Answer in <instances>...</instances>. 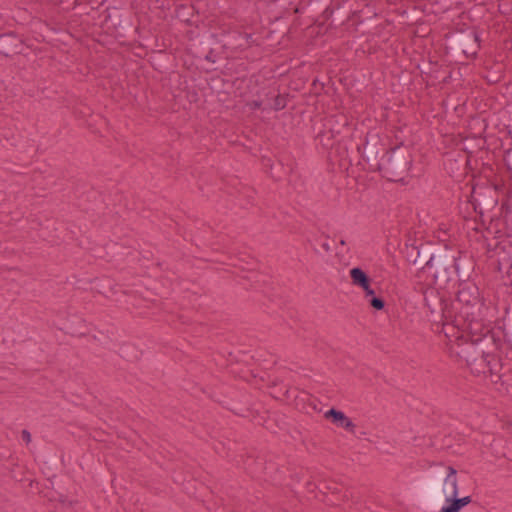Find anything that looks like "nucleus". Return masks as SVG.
<instances>
[{
	"instance_id": "1",
	"label": "nucleus",
	"mask_w": 512,
	"mask_h": 512,
	"mask_svg": "<svg viewBox=\"0 0 512 512\" xmlns=\"http://www.w3.org/2000/svg\"><path fill=\"white\" fill-rule=\"evenodd\" d=\"M435 283L447 284L454 279L465 282L471 276V263L466 256L458 252V256L452 254L447 247L443 249L432 248L430 256L425 262Z\"/></svg>"
},
{
	"instance_id": "2",
	"label": "nucleus",
	"mask_w": 512,
	"mask_h": 512,
	"mask_svg": "<svg viewBox=\"0 0 512 512\" xmlns=\"http://www.w3.org/2000/svg\"><path fill=\"white\" fill-rule=\"evenodd\" d=\"M413 158L408 146L403 143L387 148L373 172L391 182H400L408 175Z\"/></svg>"
},
{
	"instance_id": "3",
	"label": "nucleus",
	"mask_w": 512,
	"mask_h": 512,
	"mask_svg": "<svg viewBox=\"0 0 512 512\" xmlns=\"http://www.w3.org/2000/svg\"><path fill=\"white\" fill-rule=\"evenodd\" d=\"M459 490L457 470L447 467V473L439 472L435 479L427 481L424 486V495L429 505L440 507L443 502L449 503V498Z\"/></svg>"
},
{
	"instance_id": "4",
	"label": "nucleus",
	"mask_w": 512,
	"mask_h": 512,
	"mask_svg": "<svg viewBox=\"0 0 512 512\" xmlns=\"http://www.w3.org/2000/svg\"><path fill=\"white\" fill-rule=\"evenodd\" d=\"M481 341H483V339H477L471 343H466L461 346L460 351H458L457 354L465 361L471 373L487 376L491 372L492 359L495 358V355L487 353L484 350V345L480 344Z\"/></svg>"
},
{
	"instance_id": "5",
	"label": "nucleus",
	"mask_w": 512,
	"mask_h": 512,
	"mask_svg": "<svg viewBox=\"0 0 512 512\" xmlns=\"http://www.w3.org/2000/svg\"><path fill=\"white\" fill-rule=\"evenodd\" d=\"M357 150L368 165V171L373 172L380 161V155L385 153L387 147L384 138L377 131L370 130L366 133L363 144L357 146Z\"/></svg>"
},
{
	"instance_id": "6",
	"label": "nucleus",
	"mask_w": 512,
	"mask_h": 512,
	"mask_svg": "<svg viewBox=\"0 0 512 512\" xmlns=\"http://www.w3.org/2000/svg\"><path fill=\"white\" fill-rule=\"evenodd\" d=\"M491 367L489 376L493 383L512 386V350H507L504 355H495Z\"/></svg>"
},
{
	"instance_id": "7",
	"label": "nucleus",
	"mask_w": 512,
	"mask_h": 512,
	"mask_svg": "<svg viewBox=\"0 0 512 512\" xmlns=\"http://www.w3.org/2000/svg\"><path fill=\"white\" fill-rule=\"evenodd\" d=\"M425 306L430 311V320L438 322L439 313L443 311V304L447 298L434 287H427L423 291Z\"/></svg>"
},
{
	"instance_id": "8",
	"label": "nucleus",
	"mask_w": 512,
	"mask_h": 512,
	"mask_svg": "<svg viewBox=\"0 0 512 512\" xmlns=\"http://www.w3.org/2000/svg\"><path fill=\"white\" fill-rule=\"evenodd\" d=\"M457 50L462 51L467 57H475L480 49V38L477 32L470 31L458 35L455 38Z\"/></svg>"
},
{
	"instance_id": "9",
	"label": "nucleus",
	"mask_w": 512,
	"mask_h": 512,
	"mask_svg": "<svg viewBox=\"0 0 512 512\" xmlns=\"http://www.w3.org/2000/svg\"><path fill=\"white\" fill-rule=\"evenodd\" d=\"M431 251L432 247H429L425 244H420L419 246L406 244L402 252L404 254L405 259L409 263L421 267V269L423 270L426 268L425 262L430 256Z\"/></svg>"
},
{
	"instance_id": "10",
	"label": "nucleus",
	"mask_w": 512,
	"mask_h": 512,
	"mask_svg": "<svg viewBox=\"0 0 512 512\" xmlns=\"http://www.w3.org/2000/svg\"><path fill=\"white\" fill-rule=\"evenodd\" d=\"M23 41L15 33L0 34V55L11 57L22 52Z\"/></svg>"
},
{
	"instance_id": "11",
	"label": "nucleus",
	"mask_w": 512,
	"mask_h": 512,
	"mask_svg": "<svg viewBox=\"0 0 512 512\" xmlns=\"http://www.w3.org/2000/svg\"><path fill=\"white\" fill-rule=\"evenodd\" d=\"M479 302V291L474 284L464 282L456 295V305L474 306Z\"/></svg>"
},
{
	"instance_id": "12",
	"label": "nucleus",
	"mask_w": 512,
	"mask_h": 512,
	"mask_svg": "<svg viewBox=\"0 0 512 512\" xmlns=\"http://www.w3.org/2000/svg\"><path fill=\"white\" fill-rule=\"evenodd\" d=\"M324 416L338 427H342L345 430L354 433L356 425L342 411L331 408Z\"/></svg>"
},
{
	"instance_id": "13",
	"label": "nucleus",
	"mask_w": 512,
	"mask_h": 512,
	"mask_svg": "<svg viewBox=\"0 0 512 512\" xmlns=\"http://www.w3.org/2000/svg\"><path fill=\"white\" fill-rule=\"evenodd\" d=\"M456 307L455 303L450 301V299H446L443 304V311L439 313V318L437 323H441L443 326L452 324L453 326H458V319L456 315Z\"/></svg>"
},
{
	"instance_id": "14",
	"label": "nucleus",
	"mask_w": 512,
	"mask_h": 512,
	"mask_svg": "<svg viewBox=\"0 0 512 512\" xmlns=\"http://www.w3.org/2000/svg\"><path fill=\"white\" fill-rule=\"evenodd\" d=\"M459 492V490L457 491ZM472 502L471 496L458 497V493H453L449 498V503L441 507L439 512H460V510Z\"/></svg>"
},
{
	"instance_id": "15",
	"label": "nucleus",
	"mask_w": 512,
	"mask_h": 512,
	"mask_svg": "<svg viewBox=\"0 0 512 512\" xmlns=\"http://www.w3.org/2000/svg\"><path fill=\"white\" fill-rule=\"evenodd\" d=\"M350 277L352 283L361 288H366L368 284H371V278L369 275L360 267H354L350 270Z\"/></svg>"
},
{
	"instance_id": "16",
	"label": "nucleus",
	"mask_w": 512,
	"mask_h": 512,
	"mask_svg": "<svg viewBox=\"0 0 512 512\" xmlns=\"http://www.w3.org/2000/svg\"><path fill=\"white\" fill-rule=\"evenodd\" d=\"M269 95H271V100H272V103L268 104L269 109L274 110V111H280V110H283L287 106L286 95H283L280 93L274 94L271 92L266 93V97H268Z\"/></svg>"
},
{
	"instance_id": "17",
	"label": "nucleus",
	"mask_w": 512,
	"mask_h": 512,
	"mask_svg": "<svg viewBox=\"0 0 512 512\" xmlns=\"http://www.w3.org/2000/svg\"><path fill=\"white\" fill-rule=\"evenodd\" d=\"M369 304L372 308H374L375 310H382L385 306V301L382 297H379V296H373L372 298H370L369 300Z\"/></svg>"
},
{
	"instance_id": "18",
	"label": "nucleus",
	"mask_w": 512,
	"mask_h": 512,
	"mask_svg": "<svg viewBox=\"0 0 512 512\" xmlns=\"http://www.w3.org/2000/svg\"><path fill=\"white\" fill-rule=\"evenodd\" d=\"M264 100H253L249 102V107L253 110L260 109L262 105L264 104Z\"/></svg>"
},
{
	"instance_id": "19",
	"label": "nucleus",
	"mask_w": 512,
	"mask_h": 512,
	"mask_svg": "<svg viewBox=\"0 0 512 512\" xmlns=\"http://www.w3.org/2000/svg\"><path fill=\"white\" fill-rule=\"evenodd\" d=\"M504 336L511 345L509 350H512V326L505 328Z\"/></svg>"
},
{
	"instance_id": "20",
	"label": "nucleus",
	"mask_w": 512,
	"mask_h": 512,
	"mask_svg": "<svg viewBox=\"0 0 512 512\" xmlns=\"http://www.w3.org/2000/svg\"><path fill=\"white\" fill-rule=\"evenodd\" d=\"M21 437H22V440L24 442H26L27 444L31 442V434L28 430L24 429L22 430L21 432Z\"/></svg>"
},
{
	"instance_id": "21",
	"label": "nucleus",
	"mask_w": 512,
	"mask_h": 512,
	"mask_svg": "<svg viewBox=\"0 0 512 512\" xmlns=\"http://www.w3.org/2000/svg\"><path fill=\"white\" fill-rule=\"evenodd\" d=\"M365 292V296L367 298H372L373 296H375V291L371 288L370 284H368V286L366 288H362Z\"/></svg>"
},
{
	"instance_id": "22",
	"label": "nucleus",
	"mask_w": 512,
	"mask_h": 512,
	"mask_svg": "<svg viewBox=\"0 0 512 512\" xmlns=\"http://www.w3.org/2000/svg\"><path fill=\"white\" fill-rule=\"evenodd\" d=\"M508 169L512 172V151H508L505 157Z\"/></svg>"
},
{
	"instance_id": "23",
	"label": "nucleus",
	"mask_w": 512,
	"mask_h": 512,
	"mask_svg": "<svg viewBox=\"0 0 512 512\" xmlns=\"http://www.w3.org/2000/svg\"><path fill=\"white\" fill-rule=\"evenodd\" d=\"M239 36L243 39H245L247 46L250 45V40L252 39V34L248 33H239Z\"/></svg>"
},
{
	"instance_id": "24",
	"label": "nucleus",
	"mask_w": 512,
	"mask_h": 512,
	"mask_svg": "<svg viewBox=\"0 0 512 512\" xmlns=\"http://www.w3.org/2000/svg\"><path fill=\"white\" fill-rule=\"evenodd\" d=\"M322 246H323L325 251H329L330 250V247H329V245L327 243H324Z\"/></svg>"
},
{
	"instance_id": "25",
	"label": "nucleus",
	"mask_w": 512,
	"mask_h": 512,
	"mask_svg": "<svg viewBox=\"0 0 512 512\" xmlns=\"http://www.w3.org/2000/svg\"><path fill=\"white\" fill-rule=\"evenodd\" d=\"M340 244L341 245H346V241L342 239V240H340Z\"/></svg>"
},
{
	"instance_id": "26",
	"label": "nucleus",
	"mask_w": 512,
	"mask_h": 512,
	"mask_svg": "<svg viewBox=\"0 0 512 512\" xmlns=\"http://www.w3.org/2000/svg\"><path fill=\"white\" fill-rule=\"evenodd\" d=\"M511 268H512V262H511Z\"/></svg>"
}]
</instances>
